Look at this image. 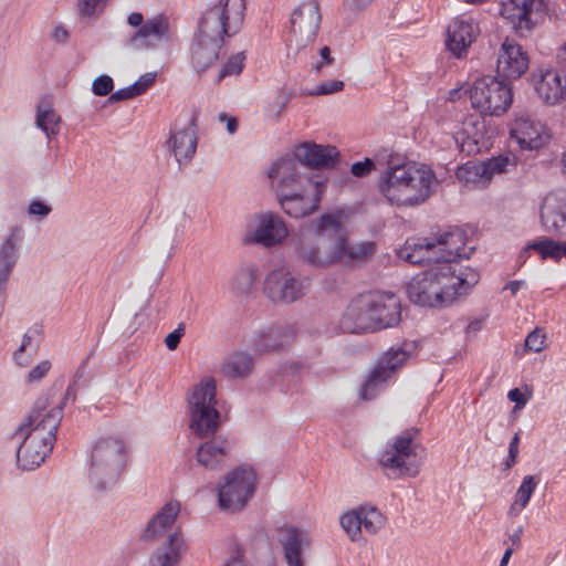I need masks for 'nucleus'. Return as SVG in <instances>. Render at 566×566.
I'll use <instances>...</instances> for the list:
<instances>
[{
  "label": "nucleus",
  "instance_id": "nucleus-1",
  "mask_svg": "<svg viewBox=\"0 0 566 566\" xmlns=\"http://www.w3.org/2000/svg\"><path fill=\"white\" fill-rule=\"evenodd\" d=\"M467 238L452 229L434 237L411 238L398 251L410 264L429 265L408 284L409 300L421 306H446L467 294L480 279L478 271L457 261L465 256Z\"/></svg>",
  "mask_w": 566,
  "mask_h": 566
},
{
  "label": "nucleus",
  "instance_id": "nucleus-2",
  "mask_svg": "<svg viewBox=\"0 0 566 566\" xmlns=\"http://www.w3.org/2000/svg\"><path fill=\"white\" fill-rule=\"evenodd\" d=\"M343 210L321 214L310 223V232L301 234L294 242L296 260L314 270H327L337 264H360L376 251L370 241L352 242Z\"/></svg>",
  "mask_w": 566,
  "mask_h": 566
},
{
  "label": "nucleus",
  "instance_id": "nucleus-3",
  "mask_svg": "<svg viewBox=\"0 0 566 566\" xmlns=\"http://www.w3.org/2000/svg\"><path fill=\"white\" fill-rule=\"evenodd\" d=\"M436 182L428 166L390 155L379 178V191L391 205L413 207L429 199Z\"/></svg>",
  "mask_w": 566,
  "mask_h": 566
},
{
  "label": "nucleus",
  "instance_id": "nucleus-4",
  "mask_svg": "<svg viewBox=\"0 0 566 566\" xmlns=\"http://www.w3.org/2000/svg\"><path fill=\"white\" fill-rule=\"evenodd\" d=\"M401 319L399 298L392 293L369 292L358 295L346 307L340 327L348 333L390 328Z\"/></svg>",
  "mask_w": 566,
  "mask_h": 566
},
{
  "label": "nucleus",
  "instance_id": "nucleus-5",
  "mask_svg": "<svg viewBox=\"0 0 566 566\" xmlns=\"http://www.w3.org/2000/svg\"><path fill=\"white\" fill-rule=\"evenodd\" d=\"M72 395L66 390L61 401H51L49 397L39 398L24 421L17 428L15 436H28V443L23 449L27 454L34 443L43 442L44 452H51L56 439V432L63 417L64 401Z\"/></svg>",
  "mask_w": 566,
  "mask_h": 566
},
{
  "label": "nucleus",
  "instance_id": "nucleus-6",
  "mask_svg": "<svg viewBox=\"0 0 566 566\" xmlns=\"http://www.w3.org/2000/svg\"><path fill=\"white\" fill-rule=\"evenodd\" d=\"M126 463V446L123 439L114 436L101 437L91 451L88 470L90 482L96 490L113 488Z\"/></svg>",
  "mask_w": 566,
  "mask_h": 566
},
{
  "label": "nucleus",
  "instance_id": "nucleus-7",
  "mask_svg": "<svg viewBox=\"0 0 566 566\" xmlns=\"http://www.w3.org/2000/svg\"><path fill=\"white\" fill-rule=\"evenodd\" d=\"M216 394L217 382L208 377L195 385L188 396L190 429L199 437L211 434L219 427Z\"/></svg>",
  "mask_w": 566,
  "mask_h": 566
},
{
  "label": "nucleus",
  "instance_id": "nucleus-8",
  "mask_svg": "<svg viewBox=\"0 0 566 566\" xmlns=\"http://www.w3.org/2000/svg\"><path fill=\"white\" fill-rule=\"evenodd\" d=\"M244 0H220L199 21L197 35L220 40L239 32L244 20Z\"/></svg>",
  "mask_w": 566,
  "mask_h": 566
},
{
  "label": "nucleus",
  "instance_id": "nucleus-9",
  "mask_svg": "<svg viewBox=\"0 0 566 566\" xmlns=\"http://www.w3.org/2000/svg\"><path fill=\"white\" fill-rule=\"evenodd\" d=\"M311 285L310 276L282 264L266 274L263 292L274 303L292 304L303 298L310 292Z\"/></svg>",
  "mask_w": 566,
  "mask_h": 566
},
{
  "label": "nucleus",
  "instance_id": "nucleus-10",
  "mask_svg": "<svg viewBox=\"0 0 566 566\" xmlns=\"http://www.w3.org/2000/svg\"><path fill=\"white\" fill-rule=\"evenodd\" d=\"M417 434L418 430L410 428L389 442L379 453L378 461L381 468L398 472L399 475L416 476L419 473L420 464Z\"/></svg>",
  "mask_w": 566,
  "mask_h": 566
},
{
  "label": "nucleus",
  "instance_id": "nucleus-11",
  "mask_svg": "<svg viewBox=\"0 0 566 566\" xmlns=\"http://www.w3.org/2000/svg\"><path fill=\"white\" fill-rule=\"evenodd\" d=\"M471 105L483 115L501 116L512 104L511 87L494 76H482L465 90Z\"/></svg>",
  "mask_w": 566,
  "mask_h": 566
},
{
  "label": "nucleus",
  "instance_id": "nucleus-12",
  "mask_svg": "<svg viewBox=\"0 0 566 566\" xmlns=\"http://www.w3.org/2000/svg\"><path fill=\"white\" fill-rule=\"evenodd\" d=\"M256 489V474L248 467L238 468L224 475L218 486L221 510L239 512L247 506Z\"/></svg>",
  "mask_w": 566,
  "mask_h": 566
},
{
  "label": "nucleus",
  "instance_id": "nucleus-13",
  "mask_svg": "<svg viewBox=\"0 0 566 566\" xmlns=\"http://www.w3.org/2000/svg\"><path fill=\"white\" fill-rule=\"evenodd\" d=\"M127 23L133 28H138L126 43L132 51L151 50L171 39L170 22L164 14L144 20L143 13L132 12L127 17Z\"/></svg>",
  "mask_w": 566,
  "mask_h": 566
},
{
  "label": "nucleus",
  "instance_id": "nucleus-14",
  "mask_svg": "<svg viewBox=\"0 0 566 566\" xmlns=\"http://www.w3.org/2000/svg\"><path fill=\"white\" fill-rule=\"evenodd\" d=\"M289 229L284 220L275 212L255 213L247 226L244 241L264 248H273L285 241Z\"/></svg>",
  "mask_w": 566,
  "mask_h": 566
},
{
  "label": "nucleus",
  "instance_id": "nucleus-15",
  "mask_svg": "<svg viewBox=\"0 0 566 566\" xmlns=\"http://www.w3.org/2000/svg\"><path fill=\"white\" fill-rule=\"evenodd\" d=\"M386 516L375 505L363 504L344 512L339 524L350 542H358L363 534L376 535L386 525Z\"/></svg>",
  "mask_w": 566,
  "mask_h": 566
},
{
  "label": "nucleus",
  "instance_id": "nucleus-16",
  "mask_svg": "<svg viewBox=\"0 0 566 566\" xmlns=\"http://www.w3.org/2000/svg\"><path fill=\"white\" fill-rule=\"evenodd\" d=\"M547 13V0H506L501 15L520 35L528 34Z\"/></svg>",
  "mask_w": 566,
  "mask_h": 566
},
{
  "label": "nucleus",
  "instance_id": "nucleus-17",
  "mask_svg": "<svg viewBox=\"0 0 566 566\" xmlns=\"http://www.w3.org/2000/svg\"><path fill=\"white\" fill-rule=\"evenodd\" d=\"M322 14L317 0H308L293 10L290 19V42L301 49L312 43L319 30Z\"/></svg>",
  "mask_w": 566,
  "mask_h": 566
},
{
  "label": "nucleus",
  "instance_id": "nucleus-18",
  "mask_svg": "<svg viewBox=\"0 0 566 566\" xmlns=\"http://www.w3.org/2000/svg\"><path fill=\"white\" fill-rule=\"evenodd\" d=\"M513 166H515L514 159L509 156H499L483 163L469 161L457 169L455 176L467 188H484L495 175L506 172Z\"/></svg>",
  "mask_w": 566,
  "mask_h": 566
},
{
  "label": "nucleus",
  "instance_id": "nucleus-19",
  "mask_svg": "<svg viewBox=\"0 0 566 566\" xmlns=\"http://www.w3.org/2000/svg\"><path fill=\"white\" fill-rule=\"evenodd\" d=\"M323 184L314 180L287 193L277 196L283 211L295 219L313 214L322 200Z\"/></svg>",
  "mask_w": 566,
  "mask_h": 566
},
{
  "label": "nucleus",
  "instance_id": "nucleus-20",
  "mask_svg": "<svg viewBox=\"0 0 566 566\" xmlns=\"http://www.w3.org/2000/svg\"><path fill=\"white\" fill-rule=\"evenodd\" d=\"M301 164L294 157H282L274 161L268 171L271 186L276 196L287 193L306 184L314 181L301 171Z\"/></svg>",
  "mask_w": 566,
  "mask_h": 566
},
{
  "label": "nucleus",
  "instance_id": "nucleus-21",
  "mask_svg": "<svg viewBox=\"0 0 566 566\" xmlns=\"http://www.w3.org/2000/svg\"><path fill=\"white\" fill-rule=\"evenodd\" d=\"M510 136L526 150L539 149L549 139L546 126L530 114L515 116L510 124Z\"/></svg>",
  "mask_w": 566,
  "mask_h": 566
},
{
  "label": "nucleus",
  "instance_id": "nucleus-22",
  "mask_svg": "<svg viewBox=\"0 0 566 566\" xmlns=\"http://www.w3.org/2000/svg\"><path fill=\"white\" fill-rule=\"evenodd\" d=\"M538 97L547 105H557L566 99V73L555 69H538L532 74Z\"/></svg>",
  "mask_w": 566,
  "mask_h": 566
},
{
  "label": "nucleus",
  "instance_id": "nucleus-23",
  "mask_svg": "<svg viewBox=\"0 0 566 566\" xmlns=\"http://www.w3.org/2000/svg\"><path fill=\"white\" fill-rule=\"evenodd\" d=\"M541 223L548 233L566 239V191L548 193L541 208Z\"/></svg>",
  "mask_w": 566,
  "mask_h": 566
},
{
  "label": "nucleus",
  "instance_id": "nucleus-24",
  "mask_svg": "<svg viewBox=\"0 0 566 566\" xmlns=\"http://www.w3.org/2000/svg\"><path fill=\"white\" fill-rule=\"evenodd\" d=\"M279 542L287 566H306L304 551L312 543L307 531L293 525H283L279 531Z\"/></svg>",
  "mask_w": 566,
  "mask_h": 566
},
{
  "label": "nucleus",
  "instance_id": "nucleus-25",
  "mask_svg": "<svg viewBox=\"0 0 566 566\" xmlns=\"http://www.w3.org/2000/svg\"><path fill=\"white\" fill-rule=\"evenodd\" d=\"M454 140L460 151L468 156L479 154L486 147L485 124L481 116L476 114L465 116L454 133Z\"/></svg>",
  "mask_w": 566,
  "mask_h": 566
},
{
  "label": "nucleus",
  "instance_id": "nucleus-26",
  "mask_svg": "<svg viewBox=\"0 0 566 566\" xmlns=\"http://www.w3.org/2000/svg\"><path fill=\"white\" fill-rule=\"evenodd\" d=\"M198 114L193 113L185 125L176 120L175 130L168 140L169 148L176 160L182 165L189 163L197 149V122Z\"/></svg>",
  "mask_w": 566,
  "mask_h": 566
},
{
  "label": "nucleus",
  "instance_id": "nucleus-27",
  "mask_svg": "<svg viewBox=\"0 0 566 566\" xmlns=\"http://www.w3.org/2000/svg\"><path fill=\"white\" fill-rule=\"evenodd\" d=\"M527 69L528 57L522 46L513 39L506 38L501 44L497 55V74L507 80H515L522 76Z\"/></svg>",
  "mask_w": 566,
  "mask_h": 566
},
{
  "label": "nucleus",
  "instance_id": "nucleus-28",
  "mask_svg": "<svg viewBox=\"0 0 566 566\" xmlns=\"http://www.w3.org/2000/svg\"><path fill=\"white\" fill-rule=\"evenodd\" d=\"M23 240V229L14 226L0 244V295L7 287L9 279L18 263L20 244Z\"/></svg>",
  "mask_w": 566,
  "mask_h": 566
},
{
  "label": "nucleus",
  "instance_id": "nucleus-29",
  "mask_svg": "<svg viewBox=\"0 0 566 566\" xmlns=\"http://www.w3.org/2000/svg\"><path fill=\"white\" fill-rule=\"evenodd\" d=\"M294 156L301 165L310 168H333L339 154L334 146L305 142L295 147Z\"/></svg>",
  "mask_w": 566,
  "mask_h": 566
},
{
  "label": "nucleus",
  "instance_id": "nucleus-30",
  "mask_svg": "<svg viewBox=\"0 0 566 566\" xmlns=\"http://www.w3.org/2000/svg\"><path fill=\"white\" fill-rule=\"evenodd\" d=\"M476 34L478 28L471 19L455 18L447 30V48L454 56L462 57Z\"/></svg>",
  "mask_w": 566,
  "mask_h": 566
},
{
  "label": "nucleus",
  "instance_id": "nucleus-31",
  "mask_svg": "<svg viewBox=\"0 0 566 566\" xmlns=\"http://www.w3.org/2000/svg\"><path fill=\"white\" fill-rule=\"evenodd\" d=\"M223 42L197 35L192 44L191 61L198 73H203L216 64Z\"/></svg>",
  "mask_w": 566,
  "mask_h": 566
},
{
  "label": "nucleus",
  "instance_id": "nucleus-32",
  "mask_svg": "<svg viewBox=\"0 0 566 566\" xmlns=\"http://www.w3.org/2000/svg\"><path fill=\"white\" fill-rule=\"evenodd\" d=\"M180 512V504L177 501H170L149 521L142 538L145 541H155L160 538L175 523Z\"/></svg>",
  "mask_w": 566,
  "mask_h": 566
},
{
  "label": "nucleus",
  "instance_id": "nucleus-33",
  "mask_svg": "<svg viewBox=\"0 0 566 566\" xmlns=\"http://www.w3.org/2000/svg\"><path fill=\"white\" fill-rule=\"evenodd\" d=\"M229 446L221 439H212L200 444L196 452L197 463L207 470H216L227 461Z\"/></svg>",
  "mask_w": 566,
  "mask_h": 566
},
{
  "label": "nucleus",
  "instance_id": "nucleus-34",
  "mask_svg": "<svg viewBox=\"0 0 566 566\" xmlns=\"http://www.w3.org/2000/svg\"><path fill=\"white\" fill-rule=\"evenodd\" d=\"M184 552V541L178 533L168 535L167 541L150 556V566H177Z\"/></svg>",
  "mask_w": 566,
  "mask_h": 566
},
{
  "label": "nucleus",
  "instance_id": "nucleus-35",
  "mask_svg": "<svg viewBox=\"0 0 566 566\" xmlns=\"http://www.w3.org/2000/svg\"><path fill=\"white\" fill-rule=\"evenodd\" d=\"M35 125L48 139L54 138L61 128V116L55 112L49 101H42L36 106Z\"/></svg>",
  "mask_w": 566,
  "mask_h": 566
},
{
  "label": "nucleus",
  "instance_id": "nucleus-36",
  "mask_svg": "<svg viewBox=\"0 0 566 566\" xmlns=\"http://www.w3.org/2000/svg\"><path fill=\"white\" fill-rule=\"evenodd\" d=\"M253 366L251 355L244 352H233L223 359L221 370L229 378H245L252 373Z\"/></svg>",
  "mask_w": 566,
  "mask_h": 566
},
{
  "label": "nucleus",
  "instance_id": "nucleus-37",
  "mask_svg": "<svg viewBox=\"0 0 566 566\" xmlns=\"http://www.w3.org/2000/svg\"><path fill=\"white\" fill-rule=\"evenodd\" d=\"M291 335L282 327H271L260 332L254 340L253 346L259 352L276 350L287 344Z\"/></svg>",
  "mask_w": 566,
  "mask_h": 566
},
{
  "label": "nucleus",
  "instance_id": "nucleus-38",
  "mask_svg": "<svg viewBox=\"0 0 566 566\" xmlns=\"http://www.w3.org/2000/svg\"><path fill=\"white\" fill-rule=\"evenodd\" d=\"M18 437L22 438V442L17 452L18 465L23 470H33V469L40 467L45 461L46 457L51 452H44V450L42 448L43 442H40V443H35V444L33 443L29 448L28 453L25 454L23 452V449L28 443L29 437L28 436H18Z\"/></svg>",
  "mask_w": 566,
  "mask_h": 566
},
{
  "label": "nucleus",
  "instance_id": "nucleus-39",
  "mask_svg": "<svg viewBox=\"0 0 566 566\" xmlns=\"http://www.w3.org/2000/svg\"><path fill=\"white\" fill-rule=\"evenodd\" d=\"M256 280L255 269L252 265H243L234 271L229 280V289L235 296L249 295Z\"/></svg>",
  "mask_w": 566,
  "mask_h": 566
},
{
  "label": "nucleus",
  "instance_id": "nucleus-40",
  "mask_svg": "<svg viewBox=\"0 0 566 566\" xmlns=\"http://www.w3.org/2000/svg\"><path fill=\"white\" fill-rule=\"evenodd\" d=\"M538 483L539 479L534 475H525L523 478V481L515 493V500L510 506V516L518 515L527 506Z\"/></svg>",
  "mask_w": 566,
  "mask_h": 566
},
{
  "label": "nucleus",
  "instance_id": "nucleus-41",
  "mask_svg": "<svg viewBox=\"0 0 566 566\" xmlns=\"http://www.w3.org/2000/svg\"><path fill=\"white\" fill-rule=\"evenodd\" d=\"M409 356L410 355L406 349L401 347H391L384 354L376 367L381 369L384 374H387V377L391 379L397 370L405 365Z\"/></svg>",
  "mask_w": 566,
  "mask_h": 566
},
{
  "label": "nucleus",
  "instance_id": "nucleus-42",
  "mask_svg": "<svg viewBox=\"0 0 566 566\" xmlns=\"http://www.w3.org/2000/svg\"><path fill=\"white\" fill-rule=\"evenodd\" d=\"M390 379L387 374L377 367L368 375L361 386L360 396L364 400L374 399L386 386Z\"/></svg>",
  "mask_w": 566,
  "mask_h": 566
},
{
  "label": "nucleus",
  "instance_id": "nucleus-43",
  "mask_svg": "<svg viewBox=\"0 0 566 566\" xmlns=\"http://www.w3.org/2000/svg\"><path fill=\"white\" fill-rule=\"evenodd\" d=\"M245 62V54L243 52L235 53L231 55L228 61L221 66L219 70L216 82H221L228 76L239 75Z\"/></svg>",
  "mask_w": 566,
  "mask_h": 566
},
{
  "label": "nucleus",
  "instance_id": "nucleus-44",
  "mask_svg": "<svg viewBox=\"0 0 566 566\" xmlns=\"http://www.w3.org/2000/svg\"><path fill=\"white\" fill-rule=\"evenodd\" d=\"M344 82L339 80H327L317 84L308 95L312 96H321V95H331L343 91Z\"/></svg>",
  "mask_w": 566,
  "mask_h": 566
},
{
  "label": "nucleus",
  "instance_id": "nucleus-45",
  "mask_svg": "<svg viewBox=\"0 0 566 566\" xmlns=\"http://www.w3.org/2000/svg\"><path fill=\"white\" fill-rule=\"evenodd\" d=\"M107 0H78L81 15L93 17L104 10Z\"/></svg>",
  "mask_w": 566,
  "mask_h": 566
},
{
  "label": "nucleus",
  "instance_id": "nucleus-46",
  "mask_svg": "<svg viewBox=\"0 0 566 566\" xmlns=\"http://www.w3.org/2000/svg\"><path fill=\"white\" fill-rule=\"evenodd\" d=\"M52 365L50 360H42L35 365L27 375L24 381L27 384L40 382L50 371Z\"/></svg>",
  "mask_w": 566,
  "mask_h": 566
},
{
  "label": "nucleus",
  "instance_id": "nucleus-47",
  "mask_svg": "<svg viewBox=\"0 0 566 566\" xmlns=\"http://www.w3.org/2000/svg\"><path fill=\"white\" fill-rule=\"evenodd\" d=\"M373 0H344L342 10L348 18L357 17Z\"/></svg>",
  "mask_w": 566,
  "mask_h": 566
},
{
  "label": "nucleus",
  "instance_id": "nucleus-48",
  "mask_svg": "<svg viewBox=\"0 0 566 566\" xmlns=\"http://www.w3.org/2000/svg\"><path fill=\"white\" fill-rule=\"evenodd\" d=\"M114 87V83L111 76L101 75L93 81L92 91L97 96L108 95Z\"/></svg>",
  "mask_w": 566,
  "mask_h": 566
},
{
  "label": "nucleus",
  "instance_id": "nucleus-49",
  "mask_svg": "<svg viewBox=\"0 0 566 566\" xmlns=\"http://www.w3.org/2000/svg\"><path fill=\"white\" fill-rule=\"evenodd\" d=\"M545 335L539 329H535L530 333L525 339V348L538 353L544 348Z\"/></svg>",
  "mask_w": 566,
  "mask_h": 566
},
{
  "label": "nucleus",
  "instance_id": "nucleus-50",
  "mask_svg": "<svg viewBox=\"0 0 566 566\" xmlns=\"http://www.w3.org/2000/svg\"><path fill=\"white\" fill-rule=\"evenodd\" d=\"M52 211L51 206L46 205L40 200H33L30 202L28 207V213L31 217L36 218L38 220H42L46 218Z\"/></svg>",
  "mask_w": 566,
  "mask_h": 566
},
{
  "label": "nucleus",
  "instance_id": "nucleus-51",
  "mask_svg": "<svg viewBox=\"0 0 566 566\" xmlns=\"http://www.w3.org/2000/svg\"><path fill=\"white\" fill-rule=\"evenodd\" d=\"M318 55L319 60L312 65V71L315 74H319L323 67L332 65L335 61L328 46L321 48Z\"/></svg>",
  "mask_w": 566,
  "mask_h": 566
},
{
  "label": "nucleus",
  "instance_id": "nucleus-52",
  "mask_svg": "<svg viewBox=\"0 0 566 566\" xmlns=\"http://www.w3.org/2000/svg\"><path fill=\"white\" fill-rule=\"evenodd\" d=\"M185 334V325L179 324L178 327L169 333L165 338V345L169 350H175Z\"/></svg>",
  "mask_w": 566,
  "mask_h": 566
},
{
  "label": "nucleus",
  "instance_id": "nucleus-53",
  "mask_svg": "<svg viewBox=\"0 0 566 566\" xmlns=\"http://www.w3.org/2000/svg\"><path fill=\"white\" fill-rule=\"evenodd\" d=\"M374 168V161L369 158H366L364 161H357L353 164L350 171L356 177H364L368 175Z\"/></svg>",
  "mask_w": 566,
  "mask_h": 566
},
{
  "label": "nucleus",
  "instance_id": "nucleus-54",
  "mask_svg": "<svg viewBox=\"0 0 566 566\" xmlns=\"http://www.w3.org/2000/svg\"><path fill=\"white\" fill-rule=\"evenodd\" d=\"M155 80L156 73H145L133 84V86L136 87V93L140 95L145 93L154 84Z\"/></svg>",
  "mask_w": 566,
  "mask_h": 566
},
{
  "label": "nucleus",
  "instance_id": "nucleus-55",
  "mask_svg": "<svg viewBox=\"0 0 566 566\" xmlns=\"http://www.w3.org/2000/svg\"><path fill=\"white\" fill-rule=\"evenodd\" d=\"M136 91L137 90H136V87L133 86V84L127 86V87L120 88V90L114 92L109 96V102H118V101H125V99L134 98V97L138 96Z\"/></svg>",
  "mask_w": 566,
  "mask_h": 566
},
{
  "label": "nucleus",
  "instance_id": "nucleus-56",
  "mask_svg": "<svg viewBox=\"0 0 566 566\" xmlns=\"http://www.w3.org/2000/svg\"><path fill=\"white\" fill-rule=\"evenodd\" d=\"M507 398L515 402V409L523 408L527 402L524 394L518 388L511 389L507 394Z\"/></svg>",
  "mask_w": 566,
  "mask_h": 566
},
{
  "label": "nucleus",
  "instance_id": "nucleus-57",
  "mask_svg": "<svg viewBox=\"0 0 566 566\" xmlns=\"http://www.w3.org/2000/svg\"><path fill=\"white\" fill-rule=\"evenodd\" d=\"M32 354L33 353H31V352L29 354H27V350L19 348L14 353L13 359L18 366L25 367L31 363Z\"/></svg>",
  "mask_w": 566,
  "mask_h": 566
},
{
  "label": "nucleus",
  "instance_id": "nucleus-58",
  "mask_svg": "<svg viewBox=\"0 0 566 566\" xmlns=\"http://www.w3.org/2000/svg\"><path fill=\"white\" fill-rule=\"evenodd\" d=\"M518 444H520V434L516 432L510 444H509V455H511V458H517L518 455Z\"/></svg>",
  "mask_w": 566,
  "mask_h": 566
},
{
  "label": "nucleus",
  "instance_id": "nucleus-59",
  "mask_svg": "<svg viewBox=\"0 0 566 566\" xmlns=\"http://www.w3.org/2000/svg\"><path fill=\"white\" fill-rule=\"evenodd\" d=\"M220 119L227 124V130L229 134H234L238 128V122L234 117H228L226 114L220 115Z\"/></svg>",
  "mask_w": 566,
  "mask_h": 566
},
{
  "label": "nucleus",
  "instance_id": "nucleus-60",
  "mask_svg": "<svg viewBox=\"0 0 566 566\" xmlns=\"http://www.w3.org/2000/svg\"><path fill=\"white\" fill-rule=\"evenodd\" d=\"M224 566H247L243 557L241 554L237 553L234 556H232Z\"/></svg>",
  "mask_w": 566,
  "mask_h": 566
},
{
  "label": "nucleus",
  "instance_id": "nucleus-61",
  "mask_svg": "<svg viewBox=\"0 0 566 566\" xmlns=\"http://www.w3.org/2000/svg\"><path fill=\"white\" fill-rule=\"evenodd\" d=\"M19 348L24 349V350L30 349L31 353H34L36 349V345L32 346V337L29 334H25L23 336L22 344Z\"/></svg>",
  "mask_w": 566,
  "mask_h": 566
},
{
  "label": "nucleus",
  "instance_id": "nucleus-62",
  "mask_svg": "<svg viewBox=\"0 0 566 566\" xmlns=\"http://www.w3.org/2000/svg\"><path fill=\"white\" fill-rule=\"evenodd\" d=\"M67 38V31L62 28V27H59L54 30V39L57 40V41H65Z\"/></svg>",
  "mask_w": 566,
  "mask_h": 566
},
{
  "label": "nucleus",
  "instance_id": "nucleus-63",
  "mask_svg": "<svg viewBox=\"0 0 566 566\" xmlns=\"http://www.w3.org/2000/svg\"><path fill=\"white\" fill-rule=\"evenodd\" d=\"M522 533H523V527L521 526L513 534L510 535V539H511L513 545H518L520 544L521 537H522Z\"/></svg>",
  "mask_w": 566,
  "mask_h": 566
},
{
  "label": "nucleus",
  "instance_id": "nucleus-64",
  "mask_svg": "<svg viewBox=\"0 0 566 566\" xmlns=\"http://www.w3.org/2000/svg\"><path fill=\"white\" fill-rule=\"evenodd\" d=\"M557 59L560 63L566 65V42L559 48Z\"/></svg>",
  "mask_w": 566,
  "mask_h": 566
}]
</instances>
